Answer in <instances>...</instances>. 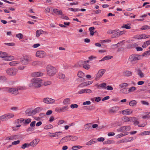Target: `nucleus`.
<instances>
[{
    "instance_id": "nucleus-1",
    "label": "nucleus",
    "mask_w": 150,
    "mask_h": 150,
    "mask_svg": "<svg viewBox=\"0 0 150 150\" xmlns=\"http://www.w3.org/2000/svg\"><path fill=\"white\" fill-rule=\"evenodd\" d=\"M42 80L39 78H34L32 79L31 83L29 84L30 87L33 86L35 88H39L41 86V83Z\"/></svg>"
},
{
    "instance_id": "nucleus-2",
    "label": "nucleus",
    "mask_w": 150,
    "mask_h": 150,
    "mask_svg": "<svg viewBox=\"0 0 150 150\" xmlns=\"http://www.w3.org/2000/svg\"><path fill=\"white\" fill-rule=\"evenodd\" d=\"M47 74L50 76H53L56 72V69L50 65H48L46 67Z\"/></svg>"
},
{
    "instance_id": "nucleus-3",
    "label": "nucleus",
    "mask_w": 150,
    "mask_h": 150,
    "mask_svg": "<svg viewBox=\"0 0 150 150\" xmlns=\"http://www.w3.org/2000/svg\"><path fill=\"white\" fill-rule=\"evenodd\" d=\"M142 59V55L137 54H133L129 58V60L130 62H133L137 60H141Z\"/></svg>"
},
{
    "instance_id": "nucleus-4",
    "label": "nucleus",
    "mask_w": 150,
    "mask_h": 150,
    "mask_svg": "<svg viewBox=\"0 0 150 150\" xmlns=\"http://www.w3.org/2000/svg\"><path fill=\"white\" fill-rule=\"evenodd\" d=\"M17 70L15 68H12L7 69L6 70L7 74L10 76H14L16 74Z\"/></svg>"
},
{
    "instance_id": "nucleus-5",
    "label": "nucleus",
    "mask_w": 150,
    "mask_h": 150,
    "mask_svg": "<svg viewBox=\"0 0 150 150\" xmlns=\"http://www.w3.org/2000/svg\"><path fill=\"white\" fill-rule=\"evenodd\" d=\"M43 102L46 104H53L55 102V100L50 98H46L42 100Z\"/></svg>"
},
{
    "instance_id": "nucleus-6",
    "label": "nucleus",
    "mask_w": 150,
    "mask_h": 150,
    "mask_svg": "<svg viewBox=\"0 0 150 150\" xmlns=\"http://www.w3.org/2000/svg\"><path fill=\"white\" fill-rule=\"evenodd\" d=\"M130 129V127L129 126L122 127V136L126 135L128 134L127 131Z\"/></svg>"
},
{
    "instance_id": "nucleus-7",
    "label": "nucleus",
    "mask_w": 150,
    "mask_h": 150,
    "mask_svg": "<svg viewBox=\"0 0 150 150\" xmlns=\"http://www.w3.org/2000/svg\"><path fill=\"white\" fill-rule=\"evenodd\" d=\"M46 55L44 51H38L36 52V56L40 58L44 57Z\"/></svg>"
},
{
    "instance_id": "nucleus-8",
    "label": "nucleus",
    "mask_w": 150,
    "mask_h": 150,
    "mask_svg": "<svg viewBox=\"0 0 150 150\" xmlns=\"http://www.w3.org/2000/svg\"><path fill=\"white\" fill-rule=\"evenodd\" d=\"M8 91L9 93L16 95H17L18 93V89L16 88H10L8 89Z\"/></svg>"
},
{
    "instance_id": "nucleus-9",
    "label": "nucleus",
    "mask_w": 150,
    "mask_h": 150,
    "mask_svg": "<svg viewBox=\"0 0 150 150\" xmlns=\"http://www.w3.org/2000/svg\"><path fill=\"white\" fill-rule=\"evenodd\" d=\"M21 62L22 64H27L29 62V60L27 57H25L21 59Z\"/></svg>"
},
{
    "instance_id": "nucleus-10",
    "label": "nucleus",
    "mask_w": 150,
    "mask_h": 150,
    "mask_svg": "<svg viewBox=\"0 0 150 150\" xmlns=\"http://www.w3.org/2000/svg\"><path fill=\"white\" fill-rule=\"evenodd\" d=\"M136 119L135 117H129L126 116H125L123 117V121L124 122H130L133 121V120Z\"/></svg>"
},
{
    "instance_id": "nucleus-11",
    "label": "nucleus",
    "mask_w": 150,
    "mask_h": 150,
    "mask_svg": "<svg viewBox=\"0 0 150 150\" xmlns=\"http://www.w3.org/2000/svg\"><path fill=\"white\" fill-rule=\"evenodd\" d=\"M52 11L51 12V13L54 15V14L62 15L63 13L62 11L61 10H51Z\"/></svg>"
},
{
    "instance_id": "nucleus-12",
    "label": "nucleus",
    "mask_w": 150,
    "mask_h": 150,
    "mask_svg": "<svg viewBox=\"0 0 150 150\" xmlns=\"http://www.w3.org/2000/svg\"><path fill=\"white\" fill-rule=\"evenodd\" d=\"M96 86H97L98 88L100 89H106L107 84L105 83H103L99 85L96 84Z\"/></svg>"
},
{
    "instance_id": "nucleus-13",
    "label": "nucleus",
    "mask_w": 150,
    "mask_h": 150,
    "mask_svg": "<svg viewBox=\"0 0 150 150\" xmlns=\"http://www.w3.org/2000/svg\"><path fill=\"white\" fill-rule=\"evenodd\" d=\"M123 75L125 77H128L132 75V72L129 71H125L123 72Z\"/></svg>"
},
{
    "instance_id": "nucleus-14",
    "label": "nucleus",
    "mask_w": 150,
    "mask_h": 150,
    "mask_svg": "<svg viewBox=\"0 0 150 150\" xmlns=\"http://www.w3.org/2000/svg\"><path fill=\"white\" fill-rule=\"evenodd\" d=\"M38 142L39 141L36 139H35L29 144L30 146H35L38 143Z\"/></svg>"
},
{
    "instance_id": "nucleus-15",
    "label": "nucleus",
    "mask_w": 150,
    "mask_h": 150,
    "mask_svg": "<svg viewBox=\"0 0 150 150\" xmlns=\"http://www.w3.org/2000/svg\"><path fill=\"white\" fill-rule=\"evenodd\" d=\"M69 140V136H67L62 138L60 140V143L62 144Z\"/></svg>"
},
{
    "instance_id": "nucleus-16",
    "label": "nucleus",
    "mask_w": 150,
    "mask_h": 150,
    "mask_svg": "<svg viewBox=\"0 0 150 150\" xmlns=\"http://www.w3.org/2000/svg\"><path fill=\"white\" fill-rule=\"evenodd\" d=\"M86 62L83 61L81 60L79 61L78 63L75 65L76 67H81L83 66V65L85 64Z\"/></svg>"
},
{
    "instance_id": "nucleus-17",
    "label": "nucleus",
    "mask_w": 150,
    "mask_h": 150,
    "mask_svg": "<svg viewBox=\"0 0 150 150\" xmlns=\"http://www.w3.org/2000/svg\"><path fill=\"white\" fill-rule=\"evenodd\" d=\"M132 112V110L127 109L122 110V114L125 115H130Z\"/></svg>"
},
{
    "instance_id": "nucleus-18",
    "label": "nucleus",
    "mask_w": 150,
    "mask_h": 150,
    "mask_svg": "<svg viewBox=\"0 0 150 150\" xmlns=\"http://www.w3.org/2000/svg\"><path fill=\"white\" fill-rule=\"evenodd\" d=\"M43 75L42 73H40L38 72H34L32 73L31 75L33 77H38L42 76Z\"/></svg>"
},
{
    "instance_id": "nucleus-19",
    "label": "nucleus",
    "mask_w": 150,
    "mask_h": 150,
    "mask_svg": "<svg viewBox=\"0 0 150 150\" xmlns=\"http://www.w3.org/2000/svg\"><path fill=\"white\" fill-rule=\"evenodd\" d=\"M6 139L8 140H16L17 139L16 135L7 137L6 138Z\"/></svg>"
},
{
    "instance_id": "nucleus-20",
    "label": "nucleus",
    "mask_w": 150,
    "mask_h": 150,
    "mask_svg": "<svg viewBox=\"0 0 150 150\" xmlns=\"http://www.w3.org/2000/svg\"><path fill=\"white\" fill-rule=\"evenodd\" d=\"M25 115L26 116H28L32 115H33V110L31 111L29 109H27L25 111Z\"/></svg>"
},
{
    "instance_id": "nucleus-21",
    "label": "nucleus",
    "mask_w": 150,
    "mask_h": 150,
    "mask_svg": "<svg viewBox=\"0 0 150 150\" xmlns=\"http://www.w3.org/2000/svg\"><path fill=\"white\" fill-rule=\"evenodd\" d=\"M113 57L112 56L110 55H108L105 56L103 58L101 59L99 61V62H102L104 61L105 60H107L108 59H110L112 58Z\"/></svg>"
},
{
    "instance_id": "nucleus-22",
    "label": "nucleus",
    "mask_w": 150,
    "mask_h": 150,
    "mask_svg": "<svg viewBox=\"0 0 150 150\" xmlns=\"http://www.w3.org/2000/svg\"><path fill=\"white\" fill-rule=\"evenodd\" d=\"M119 108L117 107H114L111 108L110 110V112L115 113L119 110Z\"/></svg>"
},
{
    "instance_id": "nucleus-23",
    "label": "nucleus",
    "mask_w": 150,
    "mask_h": 150,
    "mask_svg": "<svg viewBox=\"0 0 150 150\" xmlns=\"http://www.w3.org/2000/svg\"><path fill=\"white\" fill-rule=\"evenodd\" d=\"M42 110L41 108L37 107L33 110V115H35L36 113H38Z\"/></svg>"
},
{
    "instance_id": "nucleus-24",
    "label": "nucleus",
    "mask_w": 150,
    "mask_h": 150,
    "mask_svg": "<svg viewBox=\"0 0 150 150\" xmlns=\"http://www.w3.org/2000/svg\"><path fill=\"white\" fill-rule=\"evenodd\" d=\"M5 119L6 120L9 119L14 116V115L12 113H8L5 114Z\"/></svg>"
},
{
    "instance_id": "nucleus-25",
    "label": "nucleus",
    "mask_w": 150,
    "mask_h": 150,
    "mask_svg": "<svg viewBox=\"0 0 150 150\" xmlns=\"http://www.w3.org/2000/svg\"><path fill=\"white\" fill-rule=\"evenodd\" d=\"M84 108L86 110H92L95 109V107L93 105H91L90 106H85Z\"/></svg>"
},
{
    "instance_id": "nucleus-26",
    "label": "nucleus",
    "mask_w": 150,
    "mask_h": 150,
    "mask_svg": "<svg viewBox=\"0 0 150 150\" xmlns=\"http://www.w3.org/2000/svg\"><path fill=\"white\" fill-rule=\"evenodd\" d=\"M7 55V54L6 52H0V57L3 58V59L4 60H5V59L6 58Z\"/></svg>"
},
{
    "instance_id": "nucleus-27",
    "label": "nucleus",
    "mask_w": 150,
    "mask_h": 150,
    "mask_svg": "<svg viewBox=\"0 0 150 150\" xmlns=\"http://www.w3.org/2000/svg\"><path fill=\"white\" fill-rule=\"evenodd\" d=\"M147 16V15L146 14H144L142 15V16H141L139 17L140 18L136 19L134 20L135 21H142L144 20V19L143 18H144L146 17Z\"/></svg>"
},
{
    "instance_id": "nucleus-28",
    "label": "nucleus",
    "mask_w": 150,
    "mask_h": 150,
    "mask_svg": "<svg viewBox=\"0 0 150 150\" xmlns=\"http://www.w3.org/2000/svg\"><path fill=\"white\" fill-rule=\"evenodd\" d=\"M95 28L94 27H92L89 28V30L90 32V34L92 36H93L94 33V31Z\"/></svg>"
},
{
    "instance_id": "nucleus-29",
    "label": "nucleus",
    "mask_w": 150,
    "mask_h": 150,
    "mask_svg": "<svg viewBox=\"0 0 150 150\" xmlns=\"http://www.w3.org/2000/svg\"><path fill=\"white\" fill-rule=\"evenodd\" d=\"M91 124V123L87 124L85 125L84 127L86 130H89L92 128Z\"/></svg>"
},
{
    "instance_id": "nucleus-30",
    "label": "nucleus",
    "mask_w": 150,
    "mask_h": 150,
    "mask_svg": "<svg viewBox=\"0 0 150 150\" xmlns=\"http://www.w3.org/2000/svg\"><path fill=\"white\" fill-rule=\"evenodd\" d=\"M19 62L16 61H14L9 62V64L11 66H16L18 64H19Z\"/></svg>"
},
{
    "instance_id": "nucleus-31",
    "label": "nucleus",
    "mask_w": 150,
    "mask_h": 150,
    "mask_svg": "<svg viewBox=\"0 0 150 150\" xmlns=\"http://www.w3.org/2000/svg\"><path fill=\"white\" fill-rule=\"evenodd\" d=\"M14 59V57L12 56H8L6 57L5 59V60L11 61Z\"/></svg>"
},
{
    "instance_id": "nucleus-32",
    "label": "nucleus",
    "mask_w": 150,
    "mask_h": 150,
    "mask_svg": "<svg viewBox=\"0 0 150 150\" xmlns=\"http://www.w3.org/2000/svg\"><path fill=\"white\" fill-rule=\"evenodd\" d=\"M150 45V40L145 42L142 45V47L143 48H145L147 46Z\"/></svg>"
},
{
    "instance_id": "nucleus-33",
    "label": "nucleus",
    "mask_w": 150,
    "mask_h": 150,
    "mask_svg": "<svg viewBox=\"0 0 150 150\" xmlns=\"http://www.w3.org/2000/svg\"><path fill=\"white\" fill-rule=\"evenodd\" d=\"M65 75L59 72L58 73V75L57 77L58 78L60 79H64L65 78Z\"/></svg>"
},
{
    "instance_id": "nucleus-34",
    "label": "nucleus",
    "mask_w": 150,
    "mask_h": 150,
    "mask_svg": "<svg viewBox=\"0 0 150 150\" xmlns=\"http://www.w3.org/2000/svg\"><path fill=\"white\" fill-rule=\"evenodd\" d=\"M96 142L97 140H96V139H92L87 142L86 145H90L92 144L95 143Z\"/></svg>"
},
{
    "instance_id": "nucleus-35",
    "label": "nucleus",
    "mask_w": 150,
    "mask_h": 150,
    "mask_svg": "<svg viewBox=\"0 0 150 150\" xmlns=\"http://www.w3.org/2000/svg\"><path fill=\"white\" fill-rule=\"evenodd\" d=\"M25 120V119L24 118H20L15 120V124H19L23 122Z\"/></svg>"
},
{
    "instance_id": "nucleus-36",
    "label": "nucleus",
    "mask_w": 150,
    "mask_h": 150,
    "mask_svg": "<svg viewBox=\"0 0 150 150\" xmlns=\"http://www.w3.org/2000/svg\"><path fill=\"white\" fill-rule=\"evenodd\" d=\"M31 121V119L30 118H28L26 119L23 122V123L24 125H26L29 124Z\"/></svg>"
},
{
    "instance_id": "nucleus-37",
    "label": "nucleus",
    "mask_w": 150,
    "mask_h": 150,
    "mask_svg": "<svg viewBox=\"0 0 150 150\" xmlns=\"http://www.w3.org/2000/svg\"><path fill=\"white\" fill-rule=\"evenodd\" d=\"M137 103V102L136 100H132L129 102V104L130 106L132 107L136 105Z\"/></svg>"
},
{
    "instance_id": "nucleus-38",
    "label": "nucleus",
    "mask_w": 150,
    "mask_h": 150,
    "mask_svg": "<svg viewBox=\"0 0 150 150\" xmlns=\"http://www.w3.org/2000/svg\"><path fill=\"white\" fill-rule=\"evenodd\" d=\"M69 107L67 106H65L61 108V112H64L68 110Z\"/></svg>"
},
{
    "instance_id": "nucleus-39",
    "label": "nucleus",
    "mask_w": 150,
    "mask_h": 150,
    "mask_svg": "<svg viewBox=\"0 0 150 150\" xmlns=\"http://www.w3.org/2000/svg\"><path fill=\"white\" fill-rule=\"evenodd\" d=\"M70 102V98H67L64 100L63 103L64 105H67V104H69Z\"/></svg>"
},
{
    "instance_id": "nucleus-40",
    "label": "nucleus",
    "mask_w": 150,
    "mask_h": 150,
    "mask_svg": "<svg viewBox=\"0 0 150 150\" xmlns=\"http://www.w3.org/2000/svg\"><path fill=\"white\" fill-rule=\"evenodd\" d=\"M133 139L132 137H129V138H127L125 139H122V142H129Z\"/></svg>"
},
{
    "instance_id": "nucleus-41",
    "label": "nucleus",
    "mask_w": 150,
    "mask_h": 150,
    "mask_svg": "<svg viewBox=\"0 0 150 150\" xmlns=\"http://www.w3.org/2000/svg\"><path fill=\"white\" fill-rule=\"evenodd\" d=\"M69 140H72L73 141H75L77 140L78 139V137L75 136L69 135Z\"/></svg>"
},
{
    "instance_id": "nucleus-42",
    "label": "nucleus",
    "mask_w": 150,
    "mask_h": 150,
    "mask_svg": "<svg viewBox=\"0 0 150 150\" xmlns=\"http://www.w3.org/2000/svg\"><path fill=\"white\" fill-rule=\"evenodd\" d=\"M114 48H115L116 47H122V41L120 42H118L117 44L113 45L112 46Z\"/></svg>"
},
{
    "instance_id": "nucleus-43",
    "label": "nucleus",
    "mask_w": 150,
    "mask_h": 150,
    "mask_svg": "<svg viewBox=\"0 0 150 150\" xmlns=\"http://www.w3.org/2000/svg\"><path fill=\"white\" fill-rule=\"evenodd\" d=\"M29 143H25L22 145L21 148L23 149H24L25 148L29 147Z\"/></svg>"
},
{
    "instance_id": "nucleus-44",
    "label": "nucleus",
    "mask_w": 150,
    "mask_h": 150,
    "mask_svg": "<svg viewBox=\"0 0 150 150\" xmlns=\"http://www.w3.org/2000/svg\"><path fill=\"white\" fill-rule=\"evenodd\" d=\"M41 62L39 61H35L33 62L31 64V65L33 66H37L38 65L40 64Z\"/></svg>"
},
{
    "instance_id": "nucleus-45",
    "label": "nucleus",
    "mask_w": 150,
    "mask_h": 150,
    "mask_svg": "<svg viewBox=\"0 0 150 150\" xmlns=\"http://www.w3.org/2000/svg\"><path fill=\"white\" fill-rule=\"evenodd\" d=\"M150 134V131H144L141 133L140 135H146Z\"/></svg>"
},
{
    "instance_id": "nucleus-46",
    "label": "nucleus",
    "mask_w": 150,
    "mask_h": 150,
    "mask_svg": "<svg viewBox=\"0 0 150 150\" xmlns=\"http://www.w3.org/2000/svg\"><path fill=\"white\" fill-rule=\"evenodd\" d=\"M78 76L80 78H82L84 76V74L82 71H80L78 72Z\"/></svg>"
},
{
    "instance_id": "nucleus-47",
    "label": "nucleus",
    "mask_w": 150,
    "mask_h": 150,
    "mask_svg": "<svg viewBox=\"0 0 150 150\" xmlns=\"http://www.w3.org/2000/svg\"><path fill=\"white\" fill-rule=\"evenodd\" d=\"M43 31L41 30H37L36 32V36L38 38L39 37L40 35L42 33V32H43Z\"/></svg>"
},
{
    "instance_id": "nucleus-48",
    "label": "nucleus",
    "mask_w": 150,
    "mask_h": 150,
    "mask_svg": "<svg viewBox=\"0 0 150 150\" xmlns=\"http://www.w3.org/2000/svg\"><path fill=\"white\" fill-rule=\"evenodd\" d=\"M82 148V146H73L71 147V149L73 150H77L79 149Z\"/></svg>"
},
{
    "instance_id": "nucleus-49",
    "label": "nucleus",
    "mask_w": 150,
    "mask_h": 150,
    "mask_svg": "<svg viewBox=\"0 0 150 150\" xmlns=\"http://www.w3.org/2000/svg\"><path fill=\"white\" fill-rule=\"evenodd\" d=\"M61 133L60 132H56L55 133H53L50 136V137H58V136L60 135L59 134Z\"/></svg>"
},
{
    "instance_id": "nucleus-50",
    "label": "nucleus",
    "mask_w": 150,
    "mask_h": 150,
    "mask_svg": "<svg viewBox=\"0 0 150 150\" xmlns=\"http://www.w3.org/2000/svg\"><path fill=\"white\" fill-rule=\"evenodd\" d=\"M122 28H126V29H130L131 28L130 25L129 24H125L122 26Z\"/></svg>"
},
{
    "instance_id": "nucleus-51",
    "label": "nucleus",
    "mask_w": 150,
    "mask_h": 150,
    "mask_svg": "<svg viewBox=\"0 0 150 150\" xmlns=\"http://www.w3.org/2000/svg\"><path fill=\"white\" fill-rule=\"evenodd\" d=\"M6 80V78L5 76H0V82H4Z\"/></svg>"
},
{
    "instance_id": "nucleus-52",
    "label": "nucleus",
    "mask_w": 150,
    "mask_h": 150,
    "mask_svg": "<svg viewBox=\"0 0 150 150\" xmlns=\"http://www.w3.org/2000/svg\"><path fill=\"white\" fill-rule=\"evenodd\" d=\"M142 30H145L146 29H150V27L147 25H144L141 28Z\"/></svg>"
},
{
    "instance_id": "nucleus-53",
    "label": "nucleus",
    "mask_w": 150,
    "mask_h": 150,
    "mask_svg": "<svg viewBox=\"0 0 150 150\" xmlns=\"http://www.w3.org/2000/svg\"><path fill=\"white\" fill-rule=\"evenodd\" d=\"M136 90V88L135 87L132 86L128 90V91L129 92H132L135 91Z\"/></svg>"
},
{
    "instance_id": "nucleus-54",
    "label": "nucleus",
    "mask_w": 150,
    "mask_h": 150,
    "mask_svg": "<svg viewBox=\"0 0 150 150\" xmlns=\"http://www.w3.org/2000/svg\"><path fill=\"white\" fill-rule=\"evenodd\" d=\"M138 74L141 78L143 77L144 76L143 73L140 70H139L138 71Z\"/></svg>"
},
{
    "instance_id": "nucleus-55",
    "label": "nucleus",
    "mask_w": 150,
    "mask_h": 150,
    "mask_svg": "<svg viewBox=\"0 0 150 150\" xmlns=\"http://www.w3.org/2000/svg\"><path fill=\"white\" fill-rule=\"evenodd\" d=\"M17 139H23L24 138V137L23 135H22L21 134L16 135Z\"/></svg>"
},
{
    "instance_id": "nucleus-56",
    "label": "nucleus",
    "mask_w": 150,
    "mask_h": 150,
    "mask_svg": "<svg viewBox=\"0 0 150 150\" xmlns=\"http://www.w3.org/2000/svg\"><path fill=\"white\" fill-rule=\"evenodd\" d=\"M16 36L19 39H22L23 37V36L22 34L21 33H19L17 34H16Z\"/></svg>"
},
{
    "instance_id": "nucleus-57",
    "label": "nucleus",
    "mask_w": 150,
    "mask_h": 150,
    "mask_svg": "<svg viewBox=\"0 0 150 150\" xmlns=\"http://www.w3.org/2000/svg\"><path fill=\"white\" fill-rule=\"evenodd\" d=\"M53 127V126L51 124L48 125L44 127V129H51Z\"/></svg>"
},
{
    "instance_id": "nucleus-58",
    "label": "nucleus",
    "mask_w": 150,
    "mask_h": 150,
    "mask_svg": "<svg viewBox=\"0 0 150 150\" xmlns=\"http://www.w3.org/2000/svg\"><path fill=\"white\" fill-rule=\"evenodd\" d=\"M105 71L106 70L105 69H100L98 71V72L102 76Z\"/></svg>"
},
{
    "instance_id": "nucleus-59",
    "label": "nucleus",
    "mask_w": 150,
    "mask_h": 150,
    "mask_svg": "<svg viewBox=\"0 0 150 150\" xmlns=\"http://www.w3.org/2000/svg\"><path fill=\"white\" fill-rule=\"evenodd\" d=\"M114 141L113 140H108L104 141L103 144H110L112 143Z\"/></svg>"
},
{
    "instance_id": "nucleus-60",
    "label": "nucleus",
    "mask_w": 150,
    "mask_h": 150,
    "mask_svg": "<svg viewBox=\"0 0 150 150\" xmlns=\"http://www.w3.org/2000/svg\"><path fill=\"white\" fill-rule=\"evenodd\" d=\"M134 38L136 39H142V35H137L134 36Z\"/></svg>"
},
{
    "instance_id": "nucleus-61",
    "label": "nucleus",
    "mask_w": 150,
    "mask_h": 150,
    "mask_svg": "<svg viewBox=\"0 0 150 150\" xmlns=\"http://www.w3.org/2000/svg\"><path fill=\"white\" fill-rule=\"evenodd\" d=\"M122 35V31H120L119 32H118L115 34H114L113 35L115 37H119L121 35Z\"/></svg>"
},
{
    "instance_id": "nucleus-62",
    "label": "nucleus",
    "mask_w": 150,
    "mask_h": 150,
    "mask_svg": "<svg viewBox=\"0 0 150 150\" xmlns=\"http://www.w3.org/2000/svg\"><path fill=\"white\" fill-rule=\"evenodd\" d=\"M84 93H91L92 91L91 90L89 89H84Z\"/></svg>"
},
{
    "instance_id": "nucleus-63",
    "label": "nucleus",
    "mask_w": 150,
    "mask_h": 150,
    "mask_svg": "<svg viewBox=\"0 0 150 150\" xmlns=\"http://www.w3.org/2000/svg\"><path fill=\"white\" fill-rule=\"evenodd\" d=\"M83 67L86 69H88L90 67V65L88 64H85L84 65H83Z\"/></svg>"
},
{
    "instance_id": "nucleus-64",
    "label": "nucleus",
    "mask_w": 150,
    "mask_h": 150,
    "mask_svg": "<svg viewBox=\"0 0 150 150\" xmlns=\"http://www.w3.org/2000/svg\"><path fill=\"white\" fill-rule=\"evenodd\" d=\"M150 52L149 51H146L144 52L143 54L142 55V56L143 57V56H146L147 55H150Z\"/></svg>"
}]
</instances>
